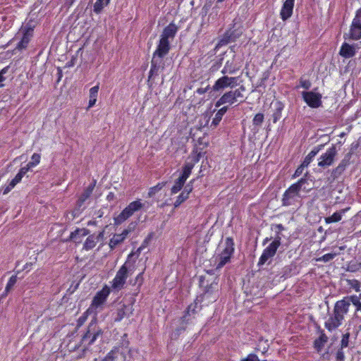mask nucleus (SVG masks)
I'll list each match as a JSON object with an SVG mask.
<instances>
[{
  "instance_id": "f257e3e1",
  "label": "nucleus",
  "mask_w": 361,
  "mask_h": 361,
  "mask_svg": "<svg viewBox=\"0 0 361 361\" xmlns=\"http://www.w3.org/2000/svg\"><path fill=\"white\" fill-rule=\"evenodd\" d=\"M351 302V300L346 297L335 303L332 314L324 322V326L329 331H333L342 325Z\"/></svg>"
},
{
  "instance_id": "f03ea898",
  "label": "nucleus",
  "mask_w": 361,
  "mask_h": 361,
  "mask_svg": "<svg viewBox=\"0 0 361 361\" xmlns=\"http://www.w3.org/2000/svg\"><path fill=\"white\" fill-rule=\"evenodd\" d=\"M170 49V42L160 38L157 47L152 54L149 79L157 75L160 71L164 70V58L169 54Z\"/></svg>"
},
{
  "instance_id": "7ed1b4c3",
  "label": "nucleus",
  "mask_w": 361,
  "mask_h": 361,
  "mask_svg": "<svg viewBox=\"0 0 361 361\" xmlns=\"http://www.w3.org/2000/svg\"><path fill=\"white\" fill-rule=\"evenodd\" d=\"M307 173L305 177L300 178L298 182L292 184L283 193L282 197V204L283 206H297L300 205L301 195L300 191H308L309 189L306 188L305 184H307V179L306 178Z\"/></svg>"
},
{
  "instance_id": "20e7f679",
  "label": "nucleus",
  "mask_w": 361,
  "mask_h": 361,
  "mask_svg": "<svg viewBox=\"0 0 361 361\" xmlns=\"http://www.w3.org/2000/svg\"><path fill=\"white\" fill-rule=\"evenodd\" d=\"M133 255V252L128 255V260L120 267L115 277L111 281L110 288L112 291L118 292L124 288L128 277V272L130 271V265L128 260Z\"/></svg>"
},
{
  "instance_id": "39448f33",
  "label": "nucleus",
  "mask_w": 361,
  "mask_h": 361,
  "mask_svg": "<svg viewBox=\"0 0 361 361\" xmlns=\"http://www.w3.org/2000/svg\"><path fill=\"white\" fill-rule=\"evenodd\" d=\"M33 32L34 29L31 25L27 24L22 26L13 38V40L19 39L15 49L20 51L25 49L33 37Z\"/></svg>"
},
{
  "instance_id": "423d86ee",
  "label": "nucleus",
  "mask_w": 361,
  "mask_h": 361,
  "mask_svg": "<svg viewBox=\"0 0 361 361\" xmlns=\"http://www.w3.org/2000/svg\"><path fill=\"white\" fill-rule=\"evenodd\" d=\"M145 207L140 200L130 202L116 217L114 218L116 225H120L130 218L135 212Z\"/></svg>"
},
{
  "instance_id": "0eeeda50",
  "label": "nucleus",
  "mask_w": 361,
  "mask_h": 361,
  "mask_svg": "<svg viewBox=\"0 0 361 361\" xmlns=\"http://www.w3.org/2000/svg\"><path fill=\"white\" fill-rule=\"evenodd\" d=\"M234 252V242L231 238H227L225 240V247L219 255V261L216 269H221L230 262Z\"/></svg>"
},
{
  "instance_id": "6e6552de",
  "label": "nucleus",
  "mask_w": 361,
  "mask_h": 361,
  "mask_svg": "<svg viewBox=\"0 0 361 361\" xmlns=\"http://www.w3.org/2000/svg\"><path fill=\"white\" fill-rule=\"evenodd\" d=\"M219 286L216 282L212 283L208 287H206L204 293L198 296L201 302L206 305L216 301L219 297Z\"/></svg>"
},
{
  "instance_id": "1a4fd4ad",
  "label": "nucleus",
  "mask_w": 361,
  "mask_h": 361,
  "mask_svg": "<svg viewBox=\"0 0 361 361\" xmlns=\"http://www.w3.org/2000/svg\"><path fill=\"white\" fill-rule=\"evenodd\" d=\"M239 77H229L224 75L215 82L212 90L215 92L223 90L226 88H233L238 85Z\"/></svg>"
},
{
  "instance_id": "9d476101",
  "label": "nucleus",
  "mask_w": 361,
  "mask_h": 361,
  "mask_svg": "<svg viewBox=\"0 0 361 361\" xmlns=\"http://www.w3.org/2000/svg\"><path fill=\"white\" fill-rule=\"evenodd\" d=\"M281 245V238L279 236L276 237L274 240L267 247L262 255L260 256L258 262V266H262L267 261L273 257L276 252L277 249Z\"/></svg>"
},
{
  "instance_id": "9b49d317",
  "label": "nucleus",
  "mask_w": 361,
  "mask_h": 361,
  "mask_svg": "<svg viewBox=\"0 0 361 361\" xmlns=\"http://www.w3.org/2000/svg\"><path fill=\"white\" fill-rule=\"evenodd\" d=\"M243 97L241 91L239 89L235 90H230L225 92L216 102V107H219L223 104H233L237 102V99Z\"/></svg>"
},
{
  "instance_id": "f8f14e48",
  "label": "nucleus",
  "mask_w": 361,
  "mask_h": 361,
  "mask_svg": "<svg viewBox=\"0 0 361 361\" xmlns=\"http://www.w3.org/2000/svg\"><path fill=\"white\" fill-rule=\"evenodd\" d=\"M337 154V150L335 145H332L327 149L325 153L322 154L319 158L318 166L322 168L330 166L333 164L335 157Z\"/></svg>"
},
{
  "instance_id": "ddd939ff",
  "label": "nucleus",
  "mask_w": 361,
  "mask_h": 361,
  "mask_svg": "<svg viewBox=\"0 0 361 361\" xmlns=\"http://www.w3.org/2000/svg\"><path fill=\"white\" fill-rule=\"evenodd\" d=\"M102 334L101 329L97 327L94 324H90L88 326L87 332L82 337V342L84 343H87V345H90L94 343L99 336Z\"/></svg>"
},
{
  "instance_id": "4468645a",
  "label": "nucleus",
  "mask_w": 361,
  "mask_h": 361,
  "mask_svg": "<svg viewBox=\"0 0 361 361\" xmlns=\"http://www.w3.org/2000/svg\"><path fill=\"white\" fill-rule=\"evenodd\" d=\"M304 101L311 108H318L322 105V94L312 91L302 92Z\"/></svg>"
},
{
  "instance_id": "2eb2a0df",
  "label": "nucleus",
  "mask_w": 361,
  "mask_h": 361,
  "mask_svg": "<svg viewBox=\"0 0 361 361\" xmlns=\"http://www.w3.org/2000/svg\"><path fill=\"white\" fill-rule=\"evenodd\" d=\"M111 292V288L105 285L102 289L98 291L92 301L91 307H98L102 305L106 300Z\"/></svg>"
},
{
  "instance_id": "dca6fc26",
  "label": "nucleus",
  "mask_w": 361,
  "mask_h": 361,
  "mask_svg": "<svg viewBox=\"0 0 361 361\" xmlns=\"http://www.w3.org/2000/svg\"><path fill=\"white\" fill-rule=\"evenodd\" d=\"M350 37L354 40L361 39V11H357L350 30Z\"/></svg>"
},
{
  "instance_id": "f3484780",
  "label": "nucleus",
  "mask_w": 361,
  "mask_h": 361,
  "mask_svg": "<svg viewBox=\"0 0 361 361\" xmlns=\"http://www.w3.org/2000/svg\"><path fill=\"white\" fill-rule=\"evenodd\" d=\"M133 311V309L132 305H126L122 302L118 303L116 311L114 313V322H121L125 317H129L132 314Z\"/></svg>"
},
{
  "instance_id": "a211bd4d",
  "label": "nucleus",
  "mask_w": 361,
  "mask_h": 361,
  "mask_svg": "<svg viewBox=\"0 0 361 361\" xmlns=\"http://www.w3.org/2000/svg\"><path fill=\"white\" fill-rule=\"evenodd\" d=\"M94 185L95 183H92L88 185L79 197L76 204L77 209L78 211H82L85 209V207L84 206V203L87 200L90 198L94 188Z\"/></svg>"
},
{
  "instance_id": "6ab92c4d",
  "label": "nucleus",
  "mask_w": 361,
  "mask_h": 361,
  "mask_svg": "<svg viewBox=\"0 0 361 361\" xmlns=\"http://www.w3.org/2000/svg\"><path fill=\"white\" fill-rule=\"evenodd\" d=\"M178 30V28L176 25L173 23H171L164 29L160 35V38L171 42V41H172L175 37Z\"/></svg>"
},
{
  "instance_id": "aec40b11",
  "label": "nucleus",
  "mask_w": 361,
  "mask_h": 361,
  "mask_svg": "<svg viewBox=\"0 0 361 361\" xmlns=\"http://www.w3.org/2000/svg\"><path fill=\"white\" fill-rule=\"evenodd\" d=\"M240 67H241V66L239 63H238L235 61V56H233L232 59L228 60L226 62V63L221 72L224 75H225V74L232 75V74L235 73L238 71H239Z\"/></svg>"
},
{
  "instance_id": "412c9836",
  "label": "nucleus",
  "mask_w": 361,
  "mask_h": 361,
  "mask_svg": "<svg viewBox=\"0 0 361 361\" xmlns=\"http://www.w3.org/2000/svg\"><path fill=\"white\" fill-rule=\"evenodd\" d=\"M294 2L295 1L293 0H286L284 1L280 11V16L283 20H288L292 16Z\"/></svg>"
},
{
  "instance_id": "4be33fe9",
  "label": "nucleus",
  "mask_w": 361,
  "mask_h": 361,
  "mask_svg": "<svg viewBox=\"0 0 361 361\" xmlns=\"http://www.w3.org/2000/svg\"><path fill=\"white\" fill-rule=\"evenodd\" d=\"M130 233V229H124L120 234H114L109 240V245L111 250L114 249L118 245L123 243Z\"/></svg>"
},
{
  "instance_id": "5701e85b",
  "label": "nucleus",
  "mask_w": 361,
  "mask_h": 361,
  "mask_svg": "<svg viewBox=\"0 0 361 361\" xmlns=\"http://www.w3.org/2000/svg\"><path fill=\"white\" fill-rule=\"evenodd\" d=\"M104 236V232H99L97 235L92 234L90 235L85 240L83 244V249L85 250H90L94 248L97 243L99 242V239L102 238Z\"/></svg>"
},
{
  "instance_id": "b1692460",
  "label": "nucleus",
  "mask_w": 361,
  "mask_h": 361,
  "mask_svg": "<svg viewBox=\"0 0 361 361\" xmlns=\"http://www.w3.org/2000/svg\"><path fill=\"white\" fill-rule=\"evenodd\" d=\"M355 53L356 51L354 46L350 45L346 42L343 43L339 51V54L346 59L354 56Z\"/></svg>"
},
{
  "instance_id": "393cba45",
  "label": "nucleus",
  "mask_w": 361,
  "mask_h": 361,
  "mask_svg": "<svg viewBox=\"0 0 361 361\" xmlns=\"http://www.w3.org/2000/svg\"><path fill=\"white\" fill-rule=\"evenodd\" d=\"M349 209L350 207H347L338 212H334L330 216L326 217L324 219L326 224H331L340 221L342 219L343 215L345 214Z\"/></svg>"
},
{
  "instance_id": "a878e982",
  "label": "nucleus",
  "mask_w": 361,
  "mask_h": 361,
  "mask_svg": "<svg viewBox=\"0 0 361 361\" xmlns=\"http://www.w3.org/2000/svg\"><path fill=\"white\" fill-rule=\"evenodd\" d=\"M89 233L90 231L87 228H77L71 233L70 239L75 241V243H80L81 238L87 235Z\"/></svg>"
},
{
  "instance_id": "bb28decb",
  "label": "nucleus",
  "mask_w": 361,
  "mask_h": 361,
  "mask_svg": "<svg viewBox=\"0 0 361 361\" xmlns=\"http://www.w3.org/2000/svg\"><path fill=\"white\" fill-rule=\"evenodd\" d=\"M199 161V158H195L194 162H186L182 169V173L180 177L183 178L185 180L189 178L192 173V170L194 168L195 163Z\"/></svg>"
},
{
  "instance_id": "cd10ccee",
  "label": "nucleus",
  "mask_w": 361,
  "mask_h": 361,
  "mask_svg": "<svg viewBox=\"0 0 361 361\" xmlns=\"http://www.w3.org/2000/svg\"><path fill=\"white\" fill-rule=\"evenodd\" d=\"M327 341L328 337L324 334V331L322 330L319 338H317L314 342V347L318 352H319L324 348Z\"/></svg>"
},
{
  "instance_id": "c85d7f7f",
  "label": "nucleus",
  "mask_w": 361,
  "mask_h": 361,
  "mask_svg": "<svg viewBox=\"0 0 361 361\" xmlns=\"http://www.w3.org/2000/svg\"><path fill=\"white\" fill-rule=\"evenodd\" d=\"M275 111L272 115L273 122L276 123L282 116V111L284 109V104L281 102H276L274 104Z\"/></svg>"
},
{
  "instance_id": "c756f323",
  "label": "nucleus",
  "mask_w": 361,
  "mask_h": 361,
  "mask_svg": "<svg viewBox=\"0 0 361 361\" xmlns=\"http://www.w3.org/2000/svg\"><path fill=\"white\" fill-rule=\"evenodd\" d=\"M200 302H200L199 298H197L193 303L188 305L187 310L185 313V315L183 317V321H185L188 315H190L192 314H195L197 312V309H198V310L201 309V307H198V304Z\"/></svg>"
},
{
  "instance_id": "7c9ffc66",
  "label": "nucleus",
  "mask_w": 361,
  "mask_h": 361,
  "mask_svg": "<svg viewBox=\"0 0 361 361\" xmlns=\"http://www.w3.org/2000/svg\"><path fill=\"white\" fill-rule=\"evenodd\" d=\"M185 181L183 178L179 176V178L175 180L174 185L171 188V195L178 193L183 188Z\"/></svg>"
},
{
  "instance_id": "2f4dec72",
  "label": "nucleus",
  "mask_w": 361,
  "mask_h": 361,
  "mask_svg": "<svg viewBox=\"0 0 361 361\" xmlns=\"http://www.w3.org/2000/svg\"><path fill=\"white\" fill-rule=\"evenodd\" d=\"M110 1L111 0H96V2L93 6L94 12L97 14L100 13L103 8L109 5Z\"/></svg>"
},
{
  "instance_id": "473e14b6",
  "label": "nucleus",
  "mask_w": 361,
  "mask_h": 361,
  "mask_svg": "<svg viewBox=\"0 0 361 361\" xmlns=\"http://www.w3.org/2000/svg\"><path fill=\"white\" fill-rule=\"evenodd\" d=\"M322 147V145H320L317 147H314L305 158L302 163H304L305 166H309V164L312 162L314 157L317 154V153L319 152L321 148Z\"/></svg>"
},
{
  "instance_id": "72a5a7b5",
  "label": "nucleus",
  "mask_w": 361,
  "mask_h": 361,
  "mask_svg": "<svg viewBox=\"0 0 361 361\" xmlns=\"http://www.w3.org/2000/svg\"><path fill=\"white\" fill-rule=\"evenodd\" d=\"M227 111L228 106H223L215 114V116L212 120V125L216 126L220 123L223 116L226 113Z\"/></svg>"
},
{
  "instance_id": "f704fd0d",
  "label": "nucleus",
  "mask_w": 361,
  "mask_h": 361,
  "mask_svg": "<svg viewBox=\"0 0 361 361\" xmlns=\"http://www.w3.org/2000/svg\"><path fill=\"white\" fill-rule=\"evenodd\" d=\"M118 350L117 348H114L107 353L102 361H115L118 357Z\"/></svg>"
},
{
  "instance_id": "c9c22d12",
  "label": "nucleus",
  "mask_w": 361,
  "mask_h": 361,
  "mask_svg": "<svg viewBox=\"0 0 361 361\" xmlns=\"http://www.w3.org/2000/svg\"><path fill=\"white\" fill-rule=\"evenodd\" d=\"M41 159V155L38 153H34L31 157V161L27 163L31 168L37 166Z\"/></svg>"
},
{
  "instance_id": "e433bc0d",
  "label": "nucleus",
  "mask_w": 361,
  "mask_h": 361,
  "mask_svg": "<svg viewBox=\"0 0 361 361\" xmlns=\"http://www.w3.org/2000/svg\"><path fill=\"white\" fill-rule=\"evenodd\" d=\"M338 254L336 252H331L324 255L317 259L318 262H328L334 259Z\"/></svg>"
},
{
  "instance_id": "4c0bfd02",
  "label": "nucleus",
  "mask_w": 361,
  "mask_h": 361,
  "mask_svg": "<svg viewBox=\"0 0 361 361\" xmlns=\"http://www.w3.org/2000/svg\"><path fill=\"white\" fill-rule=\"evenodd\" d=\"M151 238H152V234L149 235L144 240L143 242L142 243L141 245L137 248V251H136V254L137 255H140V254L141 253V252L148 246L150 240H151Z\"/></svg>"
},
{
  "instance_id": "58836bf2",
  "label": "nucleus",
  "mask_w": 361,
  "mask_h": 361,
  "mask_svg": "<svg viewBox=\"0 0 361 361\" xmlns=\"http://www.w3.org/2000/svg\"><path fill=\"white\" fill-rule=\"evenodd\" d=\"M17 281V276L13 275L10 277L6 288H5V292L7 293L11 290V289L14 286V285L16 283Z\"/></svg>"
},
{
  "instance_id": "ea45409f",
  "label": "nucleus",
  "mask_w": 361,
  "mask_h": 361,
  "mask_svg": "<svg viewBox=\"0 0 361 361\" xmlns=\"http://www.w3.org/2000/svg\"><path fill=\"white\" fill-rule=\"evenodd\" d=\"M188 198V196L181 192L176 198L174 202V207H179L183 202H185Z\"/></svg>"
},
{
  "instance_id": "a19ab883",
  "label": "nucleus",
  "mask_w": 361,
  "mask_h": 361,
  "mask_svg": "<svg viewBox=\"0 0 361 361\" xmlns=\"http://www.w3.org/2000/svg\"><path fill=\"white\" fill-rule=\"evenodd\" d=\"M348 164V161L345 159H343L338 166L335 169V173H341L345 169L347 165Z\"/></svg>"
},
{
  "instance_id": "79ce46f5",
  "label": "nucleus",
  "mask_w": 361,
  "mask_h": 361,
  "mask_svg": "<svg viewBox=\"0 0 361 361\" xmlns=\"http://www.w3.org/2000/svg\"><path fill=\"white\" fill-rule=\"evenodd\" d=\"M164 185H165V183H159L157 185H156L155 186H154L149 189V195L152 196V195H154L156 192L161 190Z\"/></svg>"
},
{
  "instance_id": "37998d69",
  "label": "nucleus",
  "mask_w": 361,
  "mask_h": 361,
  "mask_svg": "<svg viewBox=\"0 0 361 361\" xmlns=\"http://www.w3.org/2000/svg\"><path fill=\"white\" fill-rule=\"evenodd\" d=\"M264 121V115L262 114H257L253 118V125L260 126Z\"/></svg>"
},
{
  "instance_id": "c03bdc74",
  "label": "nucleus",
  "mask_w": 361,
  "mask_h": 361,
  "mask_svg": "<svg viewBox=\"0 0 361 361\" xmlns=\"http://www.w3.org/2000/svg\"><path fill=\"white\" fill-rule=\"evenodd\" d=\"M349 338H350V334L346 333L343 335L342 339L341 341V349H343L345 348H347L348 346L349 343Z\"/></svg>"
},
{
  "instance_id": "a18cd8bd",
  "label": "nucleus",
  "mask_w": 361,
  "mask_h": 361,
  "mask_svg": "<svg viewBox=\"0 0 361 361\" xmlns=\"http://www.w3.org/2000/svg\"><path fill=\"white\" fill-rule=\"evenodd\" d=\"M307 166H305L304 165V163H302L297 169L295 171V173H293V175L292 176V178L294 179V178H296L298 177H299L303 172L305 168H307Z\"/></svg>"
},
{
  "instance_id": "49530a36",
  "label": "nucleus",
  "mask_w": 361,
  "mask_h": 361,
  "mask_svg": "<svg viewBox=\"0 0 361 361\" xmlns=\"http://www.w3.org/2000/svg\"><path fill=\"white\" fill-rule=\"evenodd\" d=\"M99 90V85H97L91 87L90 90V96H89L90 98H91V99H92V98L97 99V95H98Z\"/></svg>"
},
{
  "instance_id": "de8ad7c7",
  "label": "nucleus",
  "mask_w": 361,
  "mask_h": 361,
  "mask_svg": "<svg viewBox=\"0 0 361 361\" xmlns=\"http://www.w3.org/2000/svg\"><path fill=\"white\" fill-rule=\"evenodd\" d=\"M9 69V66H6L0 71V87L4 86V81L6 80V78L4 76Z\"/></svg>"
},
{
  "instance_id": "09e8293b",
  "label": "nucleus",
  "mask_w": 361,
  "mask_h": 361,
  "mask_svg": "<svg viewBox=\"0 0 361 361\" xmlns=\"http://www.w3.org/2000/svg\"><path fill=\"white\" fill-rule=\"evenodd\" d=\"M312 83L309 80H300V86L305 90H309L311 87Z\"/></svg>"
},
{
  "instance_id": "8fccbe9b",
  "label": "nucleus",
  "mask_w": 361,
  "mask_h": 361,
  "mask_svg": "<svg viewBox=\"0 0 361 361\" xmlns=\"http://www.w3.org/2000/svg\"><path fill=\"white\" fill-rule=\"evenodd\" d=\"M21 173H18L16 176L11 180V185H16L20 183L23 178Z\"/></svg>"
},
{
  "instance_id": "3c124183",
  "label": "nucleus",
  "mask_w": 361,
  "mask_h": 361,
  "mask_svg": "<svg viewBox=\"0 0 361 361\" xmlns=\"http://www.w3.org/2000/svg\"><path fill=\"white\" fill-rule=\"evenodd\" d=\"M241 361H259L258 357L255 354H249L247 357L243 359Z\"/></svg>"
},
{
  "instance_id": "603ef678",
  "label": "nucleus",
  "mask_w": 361,
  "mask_h": 361,
  "mask_svg": "<svg viewBox=\"0 0 361 361\" xmlns=\"http://www.w3.org/2000/svg\"><path fill=\"white\" fill-rule=\"evenodd\" d=\"M336 361H344L345 355L343 352V349H340L336 353Z\"/></svg>"
},
{
  "instance_id": "864d4df0",
  "label": "nucleus",
  "mask_w": 361,
  "mask_h": 361,
  "mask_svg": "<svg viewBox=\"0 0 361 361\" xmlns=\"http://www.w3.org/2000/svg\"><path fill=\"white\" fill-rule=\"evenodd\" d=\"M30 169H31V167H30V166H28V164H27L25 166L22 167V168L19 170L18 173H21V175H22L23 176H24L26 174V173H27V172Z\"/></svg>"
},
{
  "instance_id": "5fc2aeb1",
  "label": "nucleus",
  "mask_w": 361,
  "mask_h": 361,
  "mask_svg": "<svg viewBox=\"0 0 361 361\" xmlns=\"http://www.w3.org/2000/svg\"><path fill=\"white\" fill-rule=\"evenodd\" d=\"M192 190V186L191 185L188 184L184 188L182 192H183L184 194H185L186 195H188L189 197V194L191 192Z\"/></svg>"
},
{
  "instance_id": "6e6d98bb",
  "label": "nucleus",
  "mask_w": 361,
  "mask_h": 361,
  "mask_svg": "<svg viewBox=\"0 0 361 361\" xmlns=\"http://www.w3.org/2000/svg\"><path fill=\"white\" fill-rule=\"evenodd\" d=\"M16 185H11V180L8 183V185L5 188L4 194L8 193L9 191H11Z\"/></svg>"
},
{
  "instance_id": "4d7b16f0",
  "label": "nucleus",
  "mask_w": 361,
  "mask_h": 361,
  "mask_svg": "<svg viewBox=\"0 0 361 361\" xmlns=\"http://www.w3.org/2000/svg\"><path fill=\"white\" fill-rule=\"evenodd\" d=\"M16 185H11V180L8 183V185L5 188L4 194L8 193L9 191H11Z\"/></svg>"
},
{
  "instance_id": "13d9d810",
  "label": "nucleus",
  "mask_w": 361,
  "mask_h": 361,
  "mask_svg": "<svg viewBox=\"0 0 361 361\" xmlns=\"http://www.w3.org/2000/svg\"><path fill=\"white\" fill-rule=\"evenodd\" d=\"M16 185H11V180L8 183V185L5 188L4 194L8 193L9 191H11Z\"/></svg>"
},
{
  "instance_id": "bf43d9fd",
  "label": "nucleus",
  "mask_w": 361,
  "mask_h": 361,
  "mask_svg": "<svg viewBox=\"0 0 361 361\" xmlns=\"http://www.w3.org/2000/svg\"><path fill=\"white\" fill-rule=\"evenodd\" d=\"M96 102H97V99H95V98H92V99L90 98L89 99L87 109L92 108L95 104Z\"/></svg>"
},
{
  "instance_id": "052dcab7",
  "label": "nucleus",
  "mask_w": 361,
  "mask_h": 361,
  "mask_svg": "<svg viewBox=\"0 0 361 361\" xmlns=\"http://www.w3.org/2000/svg\"><path fill=\"white\" fill-rule=\"evenodd\" d=\"M209 88V86H207V87H205V88H202V87H201V88H198V89L197 90V94H204L205 92H207V90H208Z\"/></svg>"
},
{
  "instance_id": "680f3d73",
  "label": "nucleus",
  "mask_w": 361,
  "mask_h": 361,
  "mask_svg": "<svg viewBox=\"0 0 361 361\" xmlns=\"http://www.w3.org/2000/svg\"><path fill=\"white\" fill-rule=\"evenodd\" d=\"M353 304L357 306V311H361V302L357 300H355V301H353Z\"/></svg>"
},
{
  "instance_id": "e2e57ef3",
  "label": "nucleus",
  "mask_w": 361,
  "mask_h": 361,
  "mask_svg": "<svg viewBox=\"0 0 361 361\" xmlns=\"http://www.w3.org/2000/svg\"><path fill=\"white\" fill-rule=\"evenodd\" d=\"M275 227L277 229L276 232L278 233L283 230V226L282 224H276Z\"/></svg>"
},
{
  "instance_id": "0e129e2a",
  "label": "nucleus",
  "mask_w": 361,
  "mask_h": 361,
  "mask_svg": "<svg viewBox=\"0 0 361 361\" xmlns=\"http://www.w3.org/2000/svg\"><path fill=\"white\" fill-rule=\"evenodd\" d=\"M142 274H143V273H142V272H141V273H140V274L137 276V277H136V280H137V281H142Z\"/></svg>"
},
{
  "instance_id": "69168bd1",
  "label": "nucleus",
  "mask_w": 361,
  "mask_h": 361,
  "mask_svg": "<svg viewBox=\"0 0 361 361\" xmlns=\"http://www.w3.org/2000/svg\"><path fill=\"white\" fill-rule=\"evenodd\" d=\"M238 89L241 91V92H243V91H245V87H244V86H241V87H240V88H238Z\"/></svg>"
},
{
  "instance_id": "338daca9",
  "label": "nucleus",
  "mask_w": 361,
  "mask_h": 361,
  "mask_svg": "<svg viewBox=\"0 0 361 361\" xmlns=\"http://www.w3.org/2000/svg\"><path fill=\"white\" fill-rule=\"evenodd\" d=\"M269 239L267 238L266 239H264V244H265L267 242H268Z\"/></svg>"
},
{
  "instance_id": "774afa93",
  "label": "nucleus",
  "mask_w": 361,
  "mask_h": 361,
  "mask_svg": "<svg viewBox=\"0 0 361 361\" xmlns=\"http://www.w3.org/2000/svg\"><path fill=\"white\" fill-rule=\"evenodd\" d=\"M73 66V63H68V67H71V66Z\"/></svg>"
}]
</instances>
